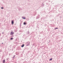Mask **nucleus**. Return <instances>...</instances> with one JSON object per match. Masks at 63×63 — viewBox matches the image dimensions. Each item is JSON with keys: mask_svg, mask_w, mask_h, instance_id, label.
I'll return each instance as SVG.
<instances>
[{"mask_svg": "<svg viewBox=\"0 0 63 63\" xmlns=\"http://www.w3.org/2000/svg\"><path fill=\"white\" fill-rule=\"evenodd\" d=\"M13 34H14V32H11V35H13Z\"/></svg>", "mask_w": 63, "mask_h": 63, "instance_id": "1", "label": "nucleus"}, {"mask_svg": "<svg viewBox=\"0 0 63 63\" xmlns=\"http://www.w3.org/2000/svg\"><path fill=\"white\" fill-rule=\"evenodd\" d=\"M24 47V45H23L22 46H21V47Z\"/></svg>", "mask_w": 63, "mask_h": 63, "instance_id": "5", "label": "nucleus"}, {"mask_svg": "<svg viewBox=\"0 0 63 63\" xmlns=\"http://www.w3.org/2000/svg\"><path fill=\"white\" fill-rule=\"evenodd\" d=\"M1 9H3V7H1Z\"/></svg>", "mask_w": 63, "mask_h": 63, "instance_id": "9", "label": "nucleus"}, {"mask_svg": "<svg viewBox=\"0 0 63 63\" xmlns=\"http://www.w3.org/2000/svg\"><path fill=\"white\" fill-rule=\"evenodd\" d=\"M5 60H4L3 61V63H5Z\"/></svg>", "mask_w": 63, "mask_h": 63, "instance_id": "4", "label": "nucleus"}, {"mask_svg": "<svg viewBox=\"0 0 63 63\" xmlns=\"http://www.w3.org/2000/svg\"><path fill=\"white\" fill-rule=\"evenodd\" d=\"M50 60L51 61V60H52V59H50Z\"/></svg>", "mask_w": 63, "mask_h": 63, "instance_id": "6", "label": "nucleus"}, {"mask_svg": "<svg viewBox=\"0 0 63 63\" xmlns=\"http://www.w3.org/2000/svg\"><path fill=\"white\" fill-rule=\"evenodd\" d=\"M13 38H11V40H13Z\"/></svg>", "mask_w": 63, "mask_h": 63, "instance_id": "8", "label": "nucleus"}, {"mask_svg": "<svg viewBox=\"0 0 63 63\" xmlns=\"http://www.w3.org/2000/svg\"><path fill=\"white\" fill-rule=\"evenodd\" d=\"M12 24H14V21H12Z\"/></svg>", "mask_w": 63, "mask_h": 63, "instance_id": "3", "label": "nucleus"}, {"mask_svg": "<svg viewBox=\"0 0 63 63\" xmlns=\"http://www.w3.org/2000/svg\"><path fill=\"white\" fill-rule=\"evenodd\" d=\"M22 18H23V19H25V17H22Z\"/></svg>", "mask_w": 63, "mask_h": 63, "instance_id": "2", "label": "nucleus"}, {"mask_svg": "<svg viewBox=\"0 0 63 63\" xmlns=\"http://www.w3.org/2000/svg\"><path fill=\"white\" fill-rule=\"evenodd\" d=\"M57 29V28H55V29Z\"/></svg>", "mask_w": 63, "mask_h": 63, "instance_id": "10", "label": "nucleus"}, {"mask_svg": "<svg viewBox=\"0 0 63 63\" xmlns=\"http://www.w3.org/2000/svg\"><path fill=\"white\" fill-rule=\"evenodd\" d=\"M24 25L26 24V23H25V22H24Z\"/></svg>", "mask_w": 63, "mask_h": 63, "instance_id": "7", "label": "nucleus"}]
</instances>
